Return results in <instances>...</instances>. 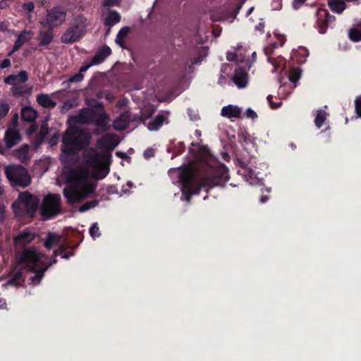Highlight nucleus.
I'll list each match as a JSON object with an SVG mask.
<instances>
[{"label":"nucleus","mask_w":361,"mask_h":361,"mask_svg":"<svg viewBox=\"0 0 361 361\" xmlns=\"http://www.w3.org/2000/svg\"><path fill=\"white\" fill-rule=\"evenodd\" d=\"M221 115L227 118H240L241 115V109L233 105L224 106L221 109Z\"/></svg>","instance_id":"19"},{"label":"nucleus","mask_w":361,"mask_h":361,"mask_svg":"<svg viewBox=\"0 0 361 361\" xmlns=\"http://www.w3.org/2000/svg\"><path fill=\"white\" fill-rule=\"evenodd\" d=\"M23 8L30 12L33 11L35 6L32 2H28L23 5Z\"/></svg>","instance_id":"58"},{"label":"nucleus","mask_w":361,"mask_h":361,"mask_svg":"<svg viewBox=\"0 0 361 361\" xmlns=\"http://www.w3.org/2000/svg\"><path fill=\"white\" fill-rule=\"evenodd\" d=\"M5 207L3 205H0V220L4 219Z\"/></svg>","instance_id":"63"},{"label":"nucleus","mask_w":361,"mask_h":361,"mask_svg":"<svg viewBox=\"0 0 361 361\" xmlns=\"http://www.w3.org/2000/svg\"><path fill=\"white\" fill-rule=\"evenodd\" d=\"M63 194L67 203L73 205L80 203L94 193L97 182H66Z\"/></svg>","instance_id":"4"},{"label":"nucleus","mask_w":361,"mask_h":361,"mask_svg":"<svg viewBox=\"0 0 361 361\" xmlns=\"http://www.w3.org/2000/svg\"><path fill=\"white\" fill-rule=\"evenodd\" d=\"M130 27L126 26L122 27L117 34L116 43L123 49H126V46L124 44V40L130 32Z\"/></svg>","instance_id":"26"},{"label":"nucleus","mask_w":361,"mask_h":361,"mask_svg":"<svg viewBox=\"0 0 361 361\" xmlns=\"http://www.w3.org/2000/svg\"><path fill=\"white\" fill-rule=\"evenodd\" d=\"M94 64H92V61L89 63H87L86 65H84L82 66L80 68V71L79 73H82L83 72L86 71L88 68H90L92 66H93Z\"/></svg>","instance_id":"60"},{"label":"nucleus","mask_w":361,"mask_h":361,"mask_svg":"<svg viewBox=\"0 0 361 361\" xmlns=\"http://www.w3.org/2000/svg\"><path fill=\"white\" fill-rule=\"evenodd\" d=\"M44 140V137L39 135V134H37L35 139L34 140V143H33L34 147L35 149H37L41 145V144L43 142Z\"/></svg>","instance_id":"43"},{"label":"nucleus","mask_w":361,"mask_h":361,"mask_svg":"<svg viewBox=\"0 0 361 361\" xmlns=\"http://www.w3.org/2000/svg\"><path fill=\"white\" fill-rule=\"evenodd\" d=\"M267 100H268L271 107L273 109L278 108L281 104V103L276 104L275 102H272V96L271 95H269L267 97Z\"/></svg>","instance_id":"52"},{"label":"nucleus","mask_w":361,"mask_h":361,"mask_svg":"<svg viewBox=\"0 0 361 361\" xmlns=\"http://www.w3.org/2000/svg\"><path fill=\"white\" fill-rule=\"evenodd\" d=\"M153 155H154V152L152 149H147L144 153V156L146 158H149L150 157H152Z\"/></svg>","instance_id":"61"},{"label":"nucleus","mask_w":361,"mask_h":361,"mask_svg":"<svg viewBox=\"0 0 361 361\" xmlns=\"http://www.w3.org/2000/svg\"><path fill=\"white\" fill-rule=\"evenodd\" d=\"M128 127V124L126 121L122 120V118L118 117L113 122V128L116 130H123Z\"/></svg>","instance_id":"32"},{"label":"nucleus","mask_w":361,"mask_h":361,"mask_svg":"<svg viewBox=\"0 0 361 361\" xmlns=\"http://www.w3.org/2000/svg\"><path fill=\"white\" fill-rule=\"evenodd\" d=\"M49 128L48 127L47 123H43L41 125L39 132L37 134L42 136L43 137H45L47 135V134L49 133Z\"/></svg>","instance_id":"41"},{"label":"nucleus","mask_w":361,"mask_h":361,"mask_svg":"<svg viewBox=\"0 0 361 361\" xmlns=\"http://www.w3.org/2000/svg\"><path fill=\"white\" fill-rule=\"evenodd\" d=\"M85 104L88 106L87 108H94V109H104L103 103L95 99L86 100Z\"/></svg>","instance_id":"37"},{"label":"nucleus","mask_w":361,"mask_h":361,"mask_svg":"<svg viewBox=\"0 0 361 361\" xmlns=\"http://www.w3.org/2000/svg\"><path fill=\"white\" fill-rule=\"evenodd\" d=\"M68 246L64 245H61L60 247L54 251V255L55 257L61 255L64 259H68L71 256L73 255V252H67L66 250Z\"/></svg>","instance_id":"31"},{"label":"nucleus","mask_w":361,"mask_h":361,"mask_svg":"<svg viewBox=\"0 0 361 361\" xmlns=\"http://www.w3.org/2000/svg\"><path fill=\"white\" fill-rule=\"evenodd\" d=\"M267 100H268L271 107L273 109L278 108L281 104V103L276 104L275 102H272V96L271 95H269L267 97Z\"/></svg>","instance_id":"53"},{"label":"nucleus","mask_w":361,"mask_h":361,"mask_svg":"<svg viewBox=\"0 0 361 361\" xmlns=\"http://www.w3.org/2000/svg\"><path fill=\"white\" fill-rule=\"evenodd\" d=\"M5 174L8 180H30L28 171L20 164H11L5 167Z\"/></svg>","instance_id":"10"},{"label":"nucleus","mask_w":361,"mask_h":361,"mask_svg":"<svg viewBox=\"0 0 361 361\" xmlns=\"http://www.w3.org/2000/svg\"><path fill=\"white\" fill-rule=\"evenodd\" d=\"M164 116L162 114H159L156 116V118L151 122L148 123V129L149 130H158L163 124L164 121Z\"/></svg>","instance_id":"29"},{"label":"nucleus","mask_w":361,"mask_h":361,"mask_svg":"<svg viewBox=\"0 0 361 361\" xmlns=\"http://www.w3.org/2000/svg\"><path fill=\"white\" fill-rule=\"evenodd\" d=\"M245 114L247 118H251L252 119H255L257 116V114L251 109H247Z\"/></svg>","instance_id":"49"},{"label":"nucleus","mask_w":361,"mask_h":361,"mask_svg":"<svg viewBox=\"0 0 361 361\" xmlns=\"http://www.w3.org/2000/svg\"><path fill=\"white\" fill-rule=\"evenodd\" d=\"M47 30H41L39 33V45L46 46L53 40V28L47 27Z\"/></svg>","instance_id":"20"},{"label":"nucleus","mask_w":361,"mask_h":361,"mask_svg":"<svg viewBox=\"0 0 361 361\" xmlns=\"http://www.w3.org/2000/svg\"><path fill=\"white\" fill-rule=\"evenodd\" d=\"M132 121H135V122H137V123H141V122L144 123L142 114H141V115H135V116H134L133 119H132Z\"/></svg>","instance_id":"59"},{"label":"nucleus","mask_w":361,"mask_h":361,"mask_svg":"<svg viewBox=\"0 0 361 361\" xmlns=\"http://www.w3.org/2000/svg\"><path fill=\"white\" fill-rule=\"evenodd\" d=\"M84 78L82 73H78L75 75L71 76L68 80L64 81L63 84H68L69 82H78L81 81Z\"/></svg>","instance_id":"40"},{"label":"nucleus","mask_w":361,"mask_h":361,"mask_svg":"<svg viewBox=\"0 0 361 361\" xmlns=\"http://www.w3.org/2000/svg\"><path fill=\"white\" fill-rule=\"evenodd\" d=\"M119 143L118 137L116 134H106L97 140V145L99 148L104 149L102 156L107 160L111 157L110 152Z\"/></svg>","instance_id":"11"},{"label":"nucleus","mask_w":361,"mask_h":361,"mask_svg":"<svg viewBox=\"0 0 361 361\" xmlns=\"http://www.w3.org/2000/svg\"><path fill=\"white\" fill-rule=\"evenodd\" d=\"M355 110L357 116L361 117V97L355 100Z\"/></svg>","instance_id":"46"},{"label":"nucleus","mask_w":361,"mask_h":361,"mask_svg":"<svg viewBox=\"0 0 361 361\" xmlns=\"http://www.w3.org/2000/svg\"><path fill=\"white\" fill-rule=\"evenodd\" d=\"M299 78L300 73H298V72H294L290 75V80L292 82H295L296 81L298 80Z\"/></svg>","instance_id":"55"},{"label":"nucleus","mask_w":361,"mask_h":361,"mask_svg":"<svg viewBox=\"0 0 361 361\" xmlns=\"http://www.w3.org/2000/svg\"><path fill=\"white\" fill-rule=\"evenodd\" d=\"M12 93L14 96H25L29 94L31 92V89L23 90L22 87L13 85L11 89Z\"/></svg>","instance_id":"35"},{"label":"nucleus","mask_w":361,"mask_h":361,"mask_svg":"<svg viewBox=\"0 0 361 361\" xmlns=\"http://www.w3.org/2000/svg\"><path fill=\"white\" fill-rule=\"evenodd\" d=\"M25 267L16 271L9 279L8 283L16 286H22L24 283L25 278L23 276Z\"/></svg>","instance_id":"25"},{"label":"nucleus","mask_w":361,"mask_h":361,"mask_svg":"<svg viewBox=\"0 0 361 361\" xmlns=\"http://www.w3.org/2000/svg\"><path fill=\"white\" fill-rule=\"evenodd\" d=\"M35 238V234L30 231L25 230L20 232L18 235L14 238V243L18 247H25Z\"/></svg>","instance_id":"14"},{"label":"nucleus","mask_w":361,"mask_h":361,"mask_svg":"<svg viewBox=\"0 0 361 361\" xmlns=\"http://www.w3.org/2000/svg\"><path fill=\"white\" fill-rule=\"evenodd\" d=\"M110 121V116L104 109H96V114L93 118V124L100 128L102 131H108L111 128L109 124Z\"/></svg>","instance_id":"13"},{"label":"nucleus","mask_w":361,"mask_h":361,"mask_svg":"<svg viewBox=\"0 0 361 361\" xmlns=\"http://www.w3.org/2000/svg\"><path fill=\"white\" fill-rule=\"evenodd\" d=\"M18 115L17 114H16L12 118V124L13 125L14 127H16L18 125Z\"/></svg>","instance_id":"62"},{"label":"nucleus","mask_w":361,"mask_h":361,"mask_svg":"<svg viewBox=\"0 0 361 361\" xmlns=\"http://www.w3.org/2000/svg\"><path fill=\"white\" fill-rule=\"evenodd\" d=\"M247 73L243 68H238L235 71L233 80L238 87L243 88L247 83Z\"/></svg>","instance_id":"18"},{"label":"nucleus","mask_w":361,"mask_h":361,"mask_svg":"<svg viewBox=\"0 0 361 361\" xmlns=\"http://www.w3.org/2000/svg\"><path fill=\"white\" fill-rule=\"evenodd\" d=\"M179 184L182 195L180 199L190 202L193 195H200L202 190L208 192L209 189L215 186L224 187L226 182H176Z\"/></svg>","instance_id":"7"},{"label":"nucleus","mask_w":361,"mask_h":361,"mask_svg":"<svg viewBox=\"0 0 361 361\" xmlns=\"http://www.w3.org/2000/svg\"><path fill=\"white\" fill-rule=\"evenodd\" d=\"M38 128V126L37 124L31 125L29 128L27 130V134L30 135H32Z\"/></svg>","instance_id":"51"},{"label":"nucleus","mask_w":361,"mask_h":361,"mask_svg":"<svg viewBox=\"0 0 361 361\" xmlns=\"http://www.w3.org/2000/svg\"><path fill=\"white\" fill-rule=\"evenodd\" d=\"M121 20L119 13L115 11H109L106 18L104 20V25L107 27H112Z\"/></svg>","instance_id":"27"},{"label":"nucleus","mask_w":361,"mask_h":361,"mask_svg":"<svg viewBox=\"0 0 361 361\" xmlns=\"http://www.w3.org/2000/svg\"><path fill=\"white\" fill-rule=\"evenodd\" d=\"M30 33V32H27L24 30L18 35L13 47V51H18L25 42H27L30 39L29 37H26V35H28Z\"/></svg>","instance_id":"28"},{"label":"nucleus","mask_w":361,"mask_h":361,"mask_svg":"<svg viewBox=\"0 0 361 361\" xmlns=\"http://www.w3.org/2000/svg\"><path fill=\"white\" fill-rule=\"evenodd\" d=\"M28 80V73L25 71H21L17 75H10L4 78V82L8 85H15L16 82L24 83Z\"/></svg>","instance_id":"17"},{"label":"nucleus","mask_w":361,"mask_h":361,"mask_svg":"<svg viewBox=\"0 0 361 361\" xmlns=\"http://www.w3.org/2000/svg\"><path fill=\"white\" fill-rule=\"evenodd\" d=\"M269 200V197L267 195H262L260 197V202L261 203H265Z\"/></svg>","instance_id":"64"},{"label":"nucleus","mask_w":361,"mask_h":361,"mask_svg":"<svg viewBox=\"0 0 361 361\" xmlns=\"http://www.w3.org/2000/svg\"><path fill=\"white\" fill-rule=\"evenodd\" d=\"M305 1L306 0H294L292 4L293 8L298 10Z\"/></svg>","instance_id":"48"},{"label":"nucleus","mask_w":361,"mask_h":361,"mask_svg":"<svg viewBox=\"0 0 361 361\" xmlns=\"http://www.w3.org/2000/svg\"><path fill=\"white\" fill-rule=\"evenodd\" d=\"M11 66V61L8 59H5L3 60V61L0 63V66L1 68H6Z\"/></svg>","instance_id":"57"},{"label":"nucleus","mask_w":361,"mask_h":361,"mask_svg":"<svg viewBox=\"0 0 361 361\" xmlns=\"http://www.w3.org/2000/svg\"><path fill=\"white\" fill-rule=\"evenodd\" d=\"M63 212L61 197L59 194L45 195L39 206V214L44 221L55 219Z\"/></svg>","instance_id":"5"},{"label":"nucleus","mask_w":361,"mask_h":361,"mask_svg":"<svg viewBox=\"0 0 361 361\" xmlns=\"http://www.w3.org/2000/svg\"><path fill=\"white\" fill-rule=\"evenodd\" d=\"M37 102L44 108H54L56 102L51 99L49 94H39L37 96Z\"/></svg>","instance_id":"22"},{"label":"nucleus","mask_w":361,"mask_h":361,"mask_svg":"<svg viewBox=\"0 0 361 361\" xmlns=\"http://www.w3.org/2000/svg\"><path fill=\"white\" fill-rule=\"evenodd\" d=\"M88 25L89 22L85 16L79 15L75 17L71 27L61 36V42L68 44L78 41L85 35Z\"/></svg>","instance_id":"8"},{"label":"nucleus","mask_w":361,"mask_h":361,"mask_svg":"<svg viewBox=\"0 0 361 361\" xmlns=\"http://www.w3.org/2000/svg\"><path fill=\"white\" fill-rule=\"evenodd\" d=\"M349 37L350 39L354 42L361 40V30L357 29H351L349 32Z\"/></svg>","instance_id":"39"},{"label":"nucleus","mask_w":361,"mask_h":361,"mask_svg":"<svg viewBox=\"0 0 361 361\" xmlns=\"http://www.w3.org/2000/svg\"><path fill=\"white\" fill-rule=\"evenodd\" d=\"M178 180H228L227 168L210 154L197 157L195 160L176 169Z\"/></svg>","instance_id":"2"},{"label":"nucleus","mask_w":361,"mask_h":361,"mask_svg":"<svg viewBox=\"0 0 361 361\" xmlns=\"http://www.w3.org/2000/svg\"><path fill=\"white\" fill-rule=\"evenodd\" d=\"M98 204L99 200H93L92 201L87 202L85 204L80 206L78 211L82 213L85 212L87 210L96 207L97 205H98Z\"/></svg>","instance_id":"33"},{"label":"nucleus","mask_w":361,"mask_h":361,"mask_svg":"<svg viewBox=\"0 0 361 361\" xmlns=\"http://www.w3.org/2000/svg\"><path fill=\"white\" fill-rule=\"evenodd\" d=\"M328 5L332 11L337 13H341L346 8V4L343 0H330Z\"/></svg>","instance_id":"24"},{"label":"nucleus","mask_w":361,"mask_h":361,"mask_svg":"<svg viewBox=\"0 0 361 361\" xmlns=\"http://www.w3.org/2000/svg\"><path fill=\"white\" fill-rule=\"evenodd\" d=\"M226 58L229 61H234L236 60L237 54L234 52H228Z\"/></svg>","instance_id":"56"},{"label":"nucleus","mask_w":361,"mask_h":361,"mask_svg":"<svg viewBox=\"0 0 361 361\" xmlns=\"http://www.w3.org/2000/svg\"><path fill=\"white\" fill-rule=\"evenodd\" d=\"M119 117L122 118V120L126 121V123L129 125L130 120V112L129 111H124Z\"/></svg>","instance_id":"47"},{"label":"nucleus","mask_w":361,"mask_h":361,"mask_svg":"<svg viewBox=\"0 0 361 361\" xmlns=\"http://www.w3.org/2000/svg\"><path fill=\"white\" fill-rule=\"evenodd\" d=\"M89 233L92 238H98L101 235L99 228L97 223H94L90 228Z\"/></svg>","instance_id":"38"},{"label":"nucleus","mask_w":361,"mask_h":361,"mask_svg":"<svg viewBox=\"0 0 361 361\" xmlns=\"http://www.w3.org/2000/svg\"><path fill=\"white\" fill-rule=\"evenodd\" d=\"M37 207L38 203L34 196L27 192L20 193L18 200L12 204L15 214L20 217L33 216Z\"/></svg>","instance_id":"6"},{"label":"nucleus","mask_w":361,"mask_h":361,"mask_svg":"<svg viewBox=\"0 0 361 361\" xmlns=\"http://www.w3.org/2000/svg\"><path fill=\"white\" fill-rule=\"evenodd\" d=\"M326 114L324 111L320 110L317 112L314 123L317 127L320 128L326 120Z\"/></svg>","instance_id":"34"},{"label":"nucleus","mask_w":361,"mask_h":361,"mask_svg":"<svg viewBox=\"0 0 361 361\" xmlns=\"http://www.w3.org/2000/svg\"><path fill=\"white\" fill-rule=\"evenodd\" d=\"M66 11L60 10L59 8H54L48 12L46 18L41 21V24L44 27L54 28V27L62 24L66 20Z\"/></svg>","instance_id":"12"},{"label":"nucleus","mask_w":361,"mask_h":361,"mask_svg":"<svg viewBox=\"0 0 361 361\" xmlns=\"http://www.w3.org/2000/svg\"><path fill=\"white\" fill-rule=\"evenodd\" d=\"M20 140L21 136L16 129L8 128V129L6 131L4 140L7 149L13 147Z\"/></svg>","instance_id":"15"},{"label":"nucleus","mask_w":361,"mask_h":361,"mask_svg":"<svg viewBox=\"0 0 361 361\" xmlns=\"http://www.w3.org/2000/svg\"><path fill=\"white\" fill-rule=\"evenodd\" d=\"M48 269V266H43L41 267L35 268V271H31L35 273V275L30 278L32 283L37 285L40 283L44 276V272Z\"/></svg>","instance_id":"23"},{"label":"nucleus","mask_w":361,"mask_h":361,"mask_svg":"<svg viewBox=\"0 0 361 361\" xmlns=\"http://www.w3.org/2000/svg\"><path fill=\"white\" fill-rule=\"evenodd\" d=\"M111 53V49L107 45L100 47L92 59V64L96 65L103 62Z\"/></svg>","instance_id":"16"},{"label":"nucleus","mask_w":361,"mask_h":361,"mask_svg":"<svg viewBox=\"0 0 361 361\" xmlns=\"http://www.w3.org/2000/svg\"><path fill=\"white\" fill-rule=\"evenodd\" d=\"M94 108H83L77 116H72L68 121L69 126L62 136L61 161H66L64 155L73 156L87 148L92 137L90 133L85 129L75 126V124H91L95 116Z\"/></svg>","instance_id":"1"},{"label":"nucleus","mask_w":361,"mask_h":361,"mask_svg":"<svg viewBox=\"0 0 361 361\" xmlns=\"http://www.w3.org/2000/svg\"><path fill=\"white\" fill-rule=\"evenodd\" d=\"M27 152H28V145H24L21 147L16 149V153L18 154V157L20 159H27Z\"/></svg>","instance_id":"36"},{"label":"nucleus","mask_w":361,"mask_h":361,"mask_svg":"<svg viewBox=\"0 0 361 361\" xmlns=\"http://www.w3.org/2000/svg\"><path fill=\"white\" fill-rule=\"evenodd\" d=\"M59 139V133L57 131L55 133L49 140V144L51 147L55 146Z\"/></svg>","instance_id":"42"},{"label":"nucleus","mask_w":361,"mask_h":361,"mask_svg":"<svg viewBox=\"0 0 361 361\" xmlns=\"http://www.w3.org/2000/svg\"><path fill=\"white\" fill-rule=\"evenodd\" d=\"M154 109L152 107H151L149 109L142 112V116H143V121H145V120L152 117V116L154 114Z\"/></svg>","instance_id":"44"},{"label":"nucleus","mask_w":361,"mask_h":361,"mask_svg":"<svg viewBox=\"0 0 361 361\" xmlns=\"http://www.w3.org/2000/svg\"><path fill=\"white\" fill-rule=\"evenodd\" d=\"M13 187L21 186L23 188L27 187L31 182H10Z\"/></svg>","instance_id":"50"},{"label":"nucleus","mask_w":361,"mask_h":361,"mask_svg":"<svg viewBox=\"0 0 361 361\" xmlns=\"http://www.w3.org/2000/svg\"><path fill=\"white\" fill-rule=\"evenodd\" d=\"M84 166L78 169H71V176L66 180H100L108 174L109 167L101 162L100 154L94 148L87 149L83 157Z\"/></svg>","instance_id":"3"},{"label":"nucleus","mask_w":361,"mask_h":361,"mask_svg":"<svg viewBox=\"0 0 361 361\" xmlns=\"http://www.w3.org/2000/svg\"><path fill=\"white\" fill-rule=\"evenodd\" d=\"M121 0H104L103 5L104 6H119Z\"/></svg>","instance_id":"45"},{"label":"nucleus","mask_w":361,"mask_h":361,"mask_svg":"<svg viewBox=\"0 0 361 361\" xmlns=\"http://www.w3.org/2000/svg\"><path fill=\"white\" fill-rule=\"evenodd\" d=\"M60 240V236L54 233H49L44 242V247L50 250L54 245H56Z\"/></svg>","instance_id":"30"},{"label":"nucleus","mask_w":361,"mask_h":361,"mask_svg":"<svg viewBox=\"0 0 361 361\" xmlns=\"http://www.w3.org/2000/svg\"><path fill=\"white\" fill-rule=\"evenodd\" d=\"M42 254L35 247L24 248L19 256L20 263L24 264L30 271H35V268L41 267Z\"/></svg>","instance_id":"9"},{"label":"nucleus","mask_w":361,"mask_h":361,"mask_svg":"<svg viewBox=\"0 0 361 361\" xmlns=\"http://www.w3.org/2000/svg\"><path fill=\"white\" fill-rule=\"evenodd\" d=\"M37 116V112L30 106L23 107L21 110L22 119L25 121L33 122Z\"/></svg>","instance_id":"21"},{"label":"nucleus","mask_w":361,"mask_h":361,"mask_svg":"<svg viewBox=\"0 0 361 361\" xmlns=\"http://www.w3.org/2000/svg\"><path fill=\"white\" fill-rule=\"evenodd\" d=\"M267 100H268L271 107L273 109L278 108L281 104V103L276 104L275 102H272V96L271 95H269L267 97Z\"/></svg>","instance_id":"54"}]
</instances>
